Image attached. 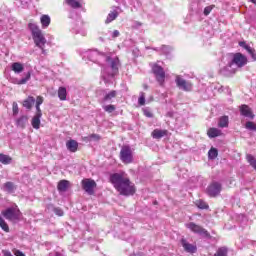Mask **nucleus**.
Returning a JSON list of instances; mask_svg holds the SVG:
<instances>
[{
  "mask_svg": "<svg viewBox=\"0 0 256 256\" xmlns=\"http://www.w3.org/2000/svg\"><path fill=\"white\" fill-rule=\"evenodd\" d=\"M175 83L177 87L181 89V91H186V92L193 91V83H191V81L185 80L181 76H176Z\"/></svg>",
  "mask_w": 256,
  "mask_h": 256,
  "instance_id": "obj_8",
  "label": "nucleus"
},
{
  "mask_svg": "<svg viewBox=\"0 0 256 256\" xmlns=\"http://www.w3.org/2000/svg\"><path fill=\"white\" fill-rule=\"evenodd\" d=\"M219 155V151L216 148H211L208 151V158L213 160V159H217V156Z\"/></svg>",
  "mask_w": 256,
  "mask_h": 256,
  "instance_id": "obj_32",
  "label": "nucleus"
},
{
  "mask_svg": "<svg viewBox=\"0 0 256 256\" xmlns=\"http://www.w3.org/2000/svg\"><path fill=\"white\" fill-rule=\"evenodd\" d=\"M33 105H35V98L33 96H29L26 100L23 101V107L31 110Z\"/></svg>",
  "mask_w": 256,
  "mask_h": 256,
  "instance_id": "obj_23",
  "label": "nucleus"
},
{
  "mask_svg": "<svg viewBox=\"0 0 256 256\" xmlns=\"http://www.w3.org/2000/svg\"><path fill=\"white\" fill-rule=\"evenodd\" d=\"M181 245L186 251V253H196L197 252V246L187 242L185 238H182Z\"/></svg>",
  "mask_w": 256,
  "mask_h": 256,
  "instance_id": "obj_14",
  "label": "nucleus"
},
{
  "mask_svg": "<svg viewBox=\"0 0 256 256\" xmlns=\"http://www.w3.org/2000/svg\"><path fill=\"white\" fill-rule=\"evenodd\" d=\"M2 189L6 193H14L15 189H17V187H15V184L13 182H6L3 184Z\"/></svg>",
  "mask_w": 256,
  "mask_h": 256,
  "instance_id": "obj_19",
  "label": "nucleus"
},
{
  "mask_svg": "<svg viewBox=\"0 0 256 256\" xmlns=\"http://www.w3.org/2000/svg\"><path fill=\"white\" fill-rule=\"evenodd\" d=\"M247 64V56L241 54V53H236L233 56V59L226 67L222 69V73L224 75H233L235 73V69H232L233 65H236V67H245Z\"/></svg>",
  "mask_w": 256,
  "mask_h": 256,
  "instance_id": "obj_3",
  "label": "nucleus"
},
{
  "mask_svg": "<svg viewBox=\"0 0 256 256\" xmlns=\"http://www.w3.org/2000/svg\"><path fill=\"white\" fill-rule=\"evenodd\" d=\"M221 183L219 182H212L208 187H207V193L209 197H217L221 193Z\"/></svg>",
  "mask_w": 256,
  "mask_h": 256,
  "instance_id": "obj_11",
  "label": "nucleus"
},
{
  "mask_svg": "<svg viewBox=\"0 0 256 256\" xmlns=\"http://www.w3.org/2000/svg\"><path fill=\"white\" fill-rule=\"evenodd\" d=\"M106 62L110 63L111 71L108 72L110 77H115L116 73H119V58L106 57Z\"/></svg>",
  "mask_w": 256,
  "mask_h": 256,
  "instance_id": "obj_10",
  "label": "nucleus"
},
{
  "mask_svg": "<svg viewBox=\"0 0 256 256\" xmlns=\"http://www.w3.org/2000/svg\"><path fill=\"white\" fill-rule=\"evenodd\" d=\"M240 114L243 117H247L248 119H255V114H253V110H251V108L246 104L240 106Z\"/></svg>",
  "mask_w": 256,
  "mask_h": 256,
  "instance_id": "obj_13",
  "label": "nucleus"
},
{
  "mask_svg": "<svg viewBox=\"0 0 256 256\" xmlns=\"http://www.w3.org/2000/svg\"><path fill=\"white\" fill-rule=\"evenodd\" d=\"M2 215L8 221H19V218L21 217V210H19L17 206L10 207L7 208L6 210H3Z\"/></svg>",
  "mask_w": 256,
  "mask_h": 256,
  "instance_id": "obj_4",
  "label": "nucleus"
},
{
  "mask_svg": "<svg viewBox=\"0 0 256 256\" xmlns=\"http://www.w3.org/2000/svg\"><path fill=\"white\" fill-rule=\"evenodd\" d=\"M41 117H43V115L35 114L33 116L32 121H31V125H32L33 129H39L41 127Z\"/></svg>",
  "mask_w": 256,
  "mask_h": 256,
  "instance_id": "obj_16",
  "label": "nucleus"
},
{
  "mask_svg": "<svg viewBox=\"0 0 256 256\" xmlns=\"http://www.w3.org/2000/svg\"><path fill=\"white\" fill-rule=\"evenodd\" d=\"M0 227L5 233H9V225L5 222V219L0 216Z\"/></svg>",
  "mask_w": 256,
  "mask_h": 256,
  "instance_id": "obj_33",
  "label": "nucleus"
},
{
  "mask_svg": "<svg viewBox=\"0 0 256 256\" xmlns=\"http://www.w3.org/2000/svg\"><path fill=\"white\" fill-rule=\"evenodd\" d=\"M28 27L32 33L33 41L36 47H39V49H41L42 53L45 55V44L47 43L45 35H43L41 29H39V26H37L35 23H29Z\"/></svg>",
  "mask_w": 256,
  "mask_h": 256,
  "instance_id": "obj_2",
  "label": "nucleus"
},
{
  "mask_svg": "<svg viewBox=\"0 0 256 256\" xmlns=\"http://www.w3.org/2000/svg\"><path fill=\"white\" fill-rule=\"evenodd\" d=\"M40 22L43 29H47L49 25H51V17L49 15H42L40 18Z\"/></svg>",
  "mask_w": 256,
  "mask_h": 256,
  "instance_id": "obj_20",
  "label": "nucleus"
},
{
  "mask_svg": "<svg viewBox=\"0 0 256 256\" xmlns=\"http://www.w3.org/2000/svg\"><path fill=\"white\" fill-rule=\"evenodd\" d=\"M197 207L199 209H209V205L207 203H205V201H203V200H199L197 202Z\"/></svg>",
  "mask_w": 256,
  "mask_h": 256,
  "instance_id": "obj_37",
  "label": "nucleus"
},
{
  "mask_svg": "<svg viewBox=\"0 0 256 256\" xmlns=\"http://www.w3.org/2000/svg\"><path fill=\"white\" fill-rule=\"evenodd\" d=\"M251 3H254L256 5V0H249Z\"/></svg>",
  "mask_w": 256,
  "mask_h": 256,
  "instance_id": "obj_55",
  "label": "nucleus"
},
{
  "mask_svg": "<svg viewBox=\"0 0 256 256\" xmlns=\"http://www.w3.org/2000/svg\"><path fill=\"white\" fill-rule=\"evenodd\" d=\"M117 3H119V0H115Z\"/></svg>",
  "mask_w": 256,
  "mask_h": 256,
  "instance_id": "obj_57",
  "label": "nucleus"
},
{
  "mask_svg": "<svg viewBox=\"0 0 256 256\" xmlns=\"http://www.w3.org/2000/svg\"><path fill=\"white\" fill-rule=\"evenodd\" d=\"M119 17V13L117 11H112L108 14L105 23L109 24L112 21H115Z\"/></svg>",
  "mask_w": 256,
  "mask_h": 256,
  "instance_id": "obj_28",
  "label": "nucleus"
},
{
  "mask_svg": "<svg viewBox=\"0 0 256 256\" xmlns=\"http://www.w3.org/2000/svg\"><path fill=\"white\" fill-rule=\"evenodd\" d=\"M27 121H29V117L27 116H21L17 119L16 125L17 127H21L22 129H25V125H27Z\"/></svg>",
  "mask_w": 256,
  "mask_h": 256,
  "instance_id": "obj_25",
  "label": "nucleus"
},
{
  "mask_svg": "<svg viewBox=\"0 0 256 256\" xmlns=\"http://www.w3.org/2000/svg\"><path fill=\"white\" fill-rule=\"evenodd\" d=\"M58 191L65 193L69 189V180H61L57 186Z\"/></svg>",
  "mask_w": 256,
  "mask_h": 256,
  "instance_id": "obj_21",
  "label": "nucleus"
},
{
  "mask_svg": "<svg viewBox=\"0 0 256 256\" xmlns=\"http://www.w3.org/2000/svg\"><path fill=\"white\" fill-rule=\"evenodd\" d=\"M88 141H101V136L98 134H92L88 136Z\"/></svg>",
  "mask_w": 256,
  "mask_h": 256,
  "instance_id": "obj_39",
  "label": "nucleus"
},
{
  "mask_svg": "<svg viewBox=\"0 0 256 256\" xmlns=\"http://www.w3.org/2000/svg\"><path fill=\"white\" fill-rule=\"evenodd\" d=\"M246 51L251 55V53H255V49L251 48L249 45L246 44L245 48Z\"/></svg>",
  "mask_w": 256,
  "mask_h": 256,
  "instance_id": "obj_48",
  "label": "nucleus"
},
{
  "mask_svg": "<svg viewBox=\"0 0 256 256\" xmlns=\"http://www.w3.org/2000/svg\"><path fill=\"white\" fill-rule=\"evenodd\" d=\"M12 111H13V115H18L19 114V105H17V102H13Z\"/></svg>",
  "mask_w": 256,
  "mask_h": 256,
  "instance_id": "obj_41",
  "label": "nucleus"
},
{
  "mask_svg": "<svg viewBox=\"0 0 256 256\" xmlns=\"http://www.w3.org/2000/svg\"><path fill=\"white\" fill-rule=\"evenodd\" d=\"M207 135L210 139H215V137L221 136V130L217 128H210L208 129Z\"/></svg>",
  "mask_w": 256,
  "mask_h": 256,
  "instance_id": "obj_24",
  "label": "nucleus"
},
{
  "mask_svg": "<svg viewBox=\"0 0 256 256\" xmlns=\"http://www.w3.org/2000/svg\"><path fill=\"white\" fill-rule=\"evenodd\" d=\"M168 131L167 130H161V129H155L152 132L153 139H161L165 136H167Z\"/></svg>",
  "mask_w": 256,
  "mask_h": 256,
  "instance_id": "obj_18",
  "label": "nucleus"
},
{
  "mask_svg": "<svg viewBox=\"0 0 256 256\" xmlns=\"http://www.w3.org/2000/svg\"><path fill=\"white\" fill-rule=\"evenodd\" d=\"M120 160L125 165H129L133 162V150H131L130 146H122L120 150Z\"/></svg>",
  "mask_w": 256,
  "mask_h": 256,
  "instance_id": "obj_5",
  "label": "nucleus"
},
{
  "mask_svg": "<svg viewBox=\"0 0 256 256\" xmlns=\"http://www.w3.org/2000/svg\"><path fill=\"white\" fill-rule=\"evenodd\" d=\"M43 101H44L43 96H38L36 98V105H43Z\"/></svg>",
  "mask_w": 256,
  "mask_h": 256,
  "instance_id": "obj_45",
  "label": "nucleus"
},
{
  "mask_svg": "<svg viewBox=\"0 0 256 256\" xmlns=\"http://www.w3.org/2000/svg\"><path fill=\"white\" fill-rule=\"evenodd\" d=\"M58 97H59L60 101H67V88L59 87Z\"/></svg>",
  "mask_w": 256,
  "mask_h": 256,
  "instance_id": "obj_26",
  "label": "nucleus"
},
{
  "mask_svg": "<svg viewBox=\"0 0 256 256\" xmlns=\"http://www.w3.org/2000/svg\"><path fill=\"white\" fill-rule=\"evenodd\" d=\"M11 161V156L0 153V163H3V165H9Z\"/></svg>",
  "mask_w": 256,
  "mask_h": 256,
  "instance_id": "obj_30",
  "label": "nucleus"
},
{
  "mask_svg": "<svg viewBox=\"0 0 256 256\" xmlns=\"http://www.w3.org/2000/svg\"><path fill=\"white\" fill-rule=\"evenodd\" d=\"M104 111H106V113H113V111H115V105H105L103 106Z\"/></svg>",
  "mask_w": 256,
  "mask_h": 256,
  "instance_id": "obj_38",
  "label": "nucleus"
},
{
  "mask_svg": "<svg viewBox=\"0 0 256 256\" xmlns=\"http://www.w3.org/2000/svg\"><path fill=\"white\" fill-rule=\"evenodd\" d=\"M246 51L251 55V53H255V49L251 48L249 45L246 44L245 48Z\"/></svg>",
  "mask_w": 256,
  "mask_h": 256,
  "instance_id": "obj_47",
  "label": "nucleus"
},
{
  "mask_svg": "<svg viewBox=\"0 0 256 256\" xmlns=\"http://www.w3.org/2000/svg\"><path fill=\"white\" fill-rule=\"evenodd\" d=\"M214 8H215V5L205 7L204 8V15L207 17V15H209L211 13V11H213Z\"/></svg>",
  "mask_w": 256,
  "mask_h": 256,
  "instance_id": "obj_40",
  "label": "nucleus"
},
{
  "mask_svg": "<svg viewBox=\"0 0 256 256\" xmlns=\"http://www.w3.org/2000/svg\"><path fill=\"white\" fill-rule=\"evenodd\" d=\"M109 179L114 189L119 192V195H123L124 197H131L135 195L137 188L135 187V183L131 181L127 173H113L110 175Z\"/></svg>",
  "mask_w": 256,
  "mask_h": 256,
  "instance_id": "obj_1",
  "label": "nucleus"
},
{
  "mask_svg": "<svg viewBox=\"0 0 256 256\" xmlns=\"http://www.w3.org/2000/svg\"><path fill=\"white\" fill-rule=\"evenodd\" d=\"M228 251L227 247H220L214 256H227Z\"/></svg>",
  "mask_w": 256,
  "mask_h": 256,
  "instance_id": "obj_34",
  "label": "nucleus"
},
{
  "mask_svg": "<svg viewBox=\"0 0 256 256\" xmlns=\"http://www.w3.org/2000/svg\"><path fill=\"white\" fill-rule=\"evenodd\" d=\"M14 255L15 256H25V254L23 252H21L20 250H15Z\"/></svg>",
  "mask_w": 256,
  "mask_h": 256,
  "instance_id": "obj_51",
  "label": "nucleus"
},
{
  "mask_svg": "<svg viewBox=\"0 0 256 256\" xmlns=\"http://www.w3.org/2000/svg\"><path fill=\"white\" fill-rule=\"evenodd\" d=\"M66 147L70 153H77V149H79V143L75 140H69L66 142Z\"/></svg>",
  "mask_w": 256,
  "mask_h": 256,
  "instance_id": "obj_15",
  "label": "nucleus"
},
{
  "mask_svg": "<svg viewBox=\"0 0 256 256\" xmlns=\"http://www.w3.org/2000/svg\"><path fill=\"white\" fill-rule=\"evenodd\" d=\"M119 35H120L119 30H114V31L112 32V38H113V39H116V37H119Z\"/></svg>",
  "mask_w": 256,
  "mask_h": 256,
  "instance_id": "obj_50",
  "label": "nucleus"
},
{
  "mask_svg": "<svg viewBox=\"0 0 256 256\" xmlns=\"http://www.w3.org/2000/svg\"><path fill=\"white\" fill-rule=\"evenodd\" d=\"M250 55H251L253 61H256V54H255V52H252Z\"/></svg>",
  "mask_w": 256,
  "mask_h": 256,
  "instance_id": "obj_54",
  "label": "nucleus"
},
{
  "mask_svg": "<svg viewBox=\"0 0 256 256\" xmlns=\"http://www.w3.org/2000/svg\"><path fill=\"white\" fill-rule=\"evenodd\" d=\"M152 71L156 77V81L161 85V87H163V84L165 83V70H163V67L154 64Z\"/></svg>",
  "mask_w": 256,
  "mask_h": 256,
  "instance_id": "obj_9",
  "label": "nucleus"
},
{
  "mask_svg": "<svg viewBox=\"0 0 256 256\" xmlns=\"http://www.w3.org/2000/svg\"><path fill=\"white\" fill-rule=\"evenodd\" d=\"M12 71H14V73H23V71H25V66H23V64L21 62H14L12 63L11 66Z\"/></svg>",
  "mask_w": 256,
  "mask_h": 256,
  "instance_id": "obj_17",
  "label": "nucleus"
},
{
  "mask_svg": "<svg viewBox=\"0 0 256 256\" xmlns=\"http://www.w3.org/2000/svg\"><path fill=\"white\" fill-rule=\"evenodd\" d=\"M35 115H43L41 111V105L36 104V114Z\"/></svg>",
  "mask_w": 256,
  "mask_h": 256,
  "instance_id": "obj_49",
  "label": "nucleus"
},
{
  "mask_svg": "<svg viewBox=\"0 0 256 256\" xmlns=\"http://www.w3.org/2000/svg\"><path fill=\"white\" fill-rule=\"evenodd\" d=\"M145 117L151 118L153 117V113L151 111H149V109H144L143 111Z\"/></svg>",
  "mask_w": 256,
  "mask_h": 256,
  "instance_id": "obj_44",
  "label": "nucleus"
},
{
  "mask_svg": "<svg viewBox=\"0 0 256 256\" xmlns=\"http://www.w3.org/2000/svg\"><path fill=\"white\" fill-rule=\"evenodd\" d=\"M218 127L222 129L225 127H229V116H222L218 121Z\"/></svg>",
  "mask_w": 256,
  "mask_h": 256,
  "instance_id": "obj_27",
  "label": "nucleus"
},
{
  "mask_svg": "<svg viewBox=\"0 0 256 256\" xmlns=\"http://www.w3.org/2000/svg\"><path fill=\"white\" fill-rule=\"evenodd\" d=\"M115 97H117V91L112 90L104 95L102 103H107V101H111L112 99H115Z\"/></svg>",
  "mask_w": 256,
  "mask_h": 256,
  "instance_id": "obj_22",
  "label": "nucleus"
},
{
  "mask_svg": "<svg viewBox=\"0 0 256 256\" xmlns=\"http://www.w3.org/2000/svg\"><path fill=\"white\" fill-rule=\"evenodd\" d=\"M144 89H147V85H144Z\"/></svg>",
  "mask_w": 256,
  "mask_h": 256,
  "instance_id": "obj_56",
  "label": "nucleus"
},
{
  "mask_svg": "<svg viewBox=\"0 0 256 256\" xmlns=\"http://www.w3.org/2000/svg\"><path fill=\"white\" fill-rule=\"evenodd\" d=\"M246 51L251 55V53H255V49L251 48L249 45L246 44L245 48Z\"/></svg>",
  "mask_w": 256,
  "mask_h": 256,
  "instance_id": "obj_46",
  "label": "nucleus"
},
{
  "mask_svg": "<svg viewBox=\"0 0 256 256\" xmlns=\"http://www.w3.org/2000/svg\"><path fill=\"white\" fill-rule=\"evenodd\" d=\"M245 128L248 129V131H256V124L254 122L248 121L245 124Z\"/></svg>",
  "mask_w": 256,
  "mask_h": 256,
  "instance_id": "obj_35",
  "label": "nucleus"
},
{
  "mask_svg": "<svg viewBox=\"0 0 256 256\" xmlns=\"http://www.w3.org/2000/svg\"><path fill=\"white\" fill-rule=\"evenodd\" d=\"M82 189L87 193L88 195H94L95 189L97 187V182L91 178H84L81 181Z\"/></svg>",
  "mask_w": 256,
  "mask_h": 256,
  "instance_id": "obj_6",
  "label": "nucleus"
},
{
  "mask_svg": "<svg viewBox=\"0 0 256 256\" xmlns=\"http://www.w3.org/2000/svg\"><path fill=\"white\" fill-rule=\"evenodd\" d=\"M50 256H63V254L59 252L50 253Z\"/></svg>",
  "mask_w": 256,
  "mask_h": 256,
  "instance_id": "obj_53",
  "label": "nucleus"
},
{
  "mask_svg": "<svg viewBox=\"0 0 256 256\" xmlns=\"http://www.w3.org/2000/svg\"><path fill=\"white\" fill-rule=\"evenodd\" d=\"M239 46L244 49L247 46V43L245 41L239 42Z\"/></svg>",
  "mask_w": 256,
  "mask_h": 256,
  "instance_id": "obj_52",
  "label": "nucleus"
},
{
  "mask_svg": "<svg viewBox=\"0 0 256 256\" xmlns=\"http://www.w3.org/2000/svg\"><path fill=\"white\" fill-rule=\"evenodd\" d=\"M246 159H247V162L249 163V165H251L254 168V170L256 171V158L251 154H247Z\"/></svg>",
  "mask_w": 256,
  "mask_h": 256,
  "instance_id": "obj_31",
  "label": "nucleus"
},
{
  "mask_svg": "<svg viewBox=\"0 0 256 256\" xmlns=\"http://www.w3.org/2000/svg\"><path fill=\"white\" fill-rule=\"evenodd\" d=\"M185 227L186 229H189L190 231H192V233H196L197 235H202V237H211V234H209V231L195 224V222L186 223Z\"/></svg>",
  "mask_w": 256,
  "mask_h": 256,
  "instance_id": "obj_7",
  "label": "nucleus"
},
{
  "mask_svg": "<svg viewBox=\"0 0 256 256\" xmlns=\"http://www.w3.org/2000/svg\"><path fill=\"white\" fill-rule=\"evenodd\" d=\"M29 79H31V73L28 72L25 78H22L18 81V85H25Z\"/></svg>",
  "mask_w": 256,
  "mask_h": 256,
  "instance_id": "obj_36",
  "label": "nucleus"
},
{
  "mask_svg": "<svg viewBox=\"0 0 256 256\" xmlns=\"http://www.w3.org/2000/svg\"><path fill=\"white\" fill-rule=\"evenodd\" d=\"M55 215H58V217H63L64 212L61 210V208H54Z\"/></svg>",
  "mask_w": 256,
  "mask_h": 256,
  "instance_id": "obj_43",
  "label": "nucleus"
},
{
  "mask_svg": "<svg viewBox=\"0 0 256 256\" xmlns=\"http://www.w3.org/2000/svg\"><path fill=\"white\" fill-rule=\"evenodd\" d=\"M138 103L139 105H145V92H140Z\"/></svg>",
  "mask_w": 256,
  "mask_h": 256,
  "instance_id": "obj_42",
  "label": "nucleus"
},
{
  "mask_svg": "<svg viewBox=\"0 0 256 256\" xmlns=\"http://www.w3.org/2000/svg\"><path fill=\"white\" fill-rule=\"evenodd\" d=\"M86 55L90 61H93V63H97L101 57H105V53H101L97 50H90Z\"/></svg>",
  "mask_w": 256,
  "mask_h": 256,
  "instance_id": "obj_12",
  "label": "nucleus"
},
{
  "mask_svg": "<svg viewBox=\"0 0 256 256\" xmlns=\"http://www.w3.org/2000/svg\"><path fill=\"white\" fill-rule=\"evenodd\" d=\"M65 2L69 7H72V9H81V3L77 0H65Z\"/></svg>",
  "mask_w": 256,
  "mask_h": 256,
  "instance_id": "obj_29",
  "label": "nucleus"
}]
</instances>
